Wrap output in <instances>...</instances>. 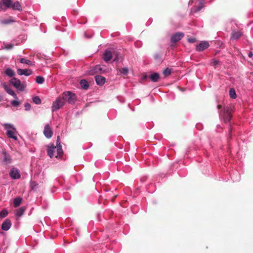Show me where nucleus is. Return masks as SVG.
Listing matches in <instances>:
<instances>
[{
    "label": "nucleus",
    "mask_w": 253,
    "mask_h": 253,
    "mask_svg": "<svg viewBox=\"0 0 253 253\" xmlns=\"http://www.w3.org/2000/svg\"><path fill=\"white\" fill-rule=\"evenodd\" d=\"M172 70V69L171 68H167L163 71V74L165 77L169 76L171 74Z\"/></svg>",
    "instance_id": "nucleus-26"
},
{
    "label": "nucleus",
    "mask_w": 253,
    "mask_h": 253,
    "mask_svg": "<svg viewBox=\"0 0 253 253\" xmlns=\"http://www.w3.org/2000/svg\"><path fill=\"white\" fill-rule=\"evenodd\" d=\"M62 97L64 101H67L69 103L73 104L75 103L76 96L71 92H65L63 93Z\"/></svg>",
    "instance_id": "nucleus-5"
},
{
    "label": "nucleus",
    "mask_w": 253,
    "mask_h": 253,
    "mask_svg": "<svg viewBox=\"0 0 253 253\" xmlns=\"http://www.w3.org/2000/svg\"><path fill=\"white\" fill-rule=\"evenodd\" d=\"M80 84L82 88L85 90L89 87L88 83L85 80H82L80 81Z\"/></svg>",
    "instance_id": "nucleus-23"
},
{
    "label": "nucleus",
    "mask_w": 253,
    "mask_h": 253,
    "mask_svg": "<svg viewBox=\"0 0 253 253\" xmlns=\"http://www.w3.org/2000/svg\"><path fill=\"white\" fill-rule=\"evenodd\" d=\"M3 126L4 129L7 130L6 133L7 136L9 138L17 140L18 139L17 136H16L17 131L14 126L10 124H4Z\"/></svg>",
    "instance_id": "nucleus-1"
},
{
    "label": "nucleus",
    "mask_w": 253,
    "mask_h": 253,
    "mask_svg": "<svg viewBox=\"0 0 253 253\" xmlns=\"http://www.w3.org/2000/svg\"><path fill=\"white\" fill-rule=\"evenodd\" d=\"M33 101L36 104H40L42 102L41 99L38 96L34 97L33 98Z\"/></svg>",
    "instance_id": "nucleus-29"
},
{
    "label": "nucleus",
    "mask_w": 253,
    "mask_h": 253,
    "mask_svg": "<svg viewBox=\"0 0 253 253\" xmlns=\"http://www.w3.org/2000/svg\"><path fill=\"white\" fill-rule=\"evenodd\" d=\"M4 88L5 90L9 94L12 95L14 98L17 99V96L14 90H13L11 88L8 87L7 85H4Z\"/></svg>",
    "instance_id": "nucleus-16"
},
{
    "label": "nucleus",
    "mask_w": 253,
    "mask_h": 253,
    "mask_svg": "<svg viewBox=\"0 0 253 253\" xmlns=\"http://www.w3.org/2000/svg\"><path fill=\"white\" fill-rule=\"evenodd\" d=\"M95 81L96 84L99 85H102L105 82V78L100 76L97 75L95 77Z\"/></svg>",
    "instance_id": "nucleus-15"
},
{
    "label": "nucleus",
    "mask_w": 253,
    "mask_h": 253,
    "mask_svg": "<svg viewBox=\"0 0 253 253\" xmlns=\"http://www.w3.org/2000/svg\"><path fill=\"white\" fill-rule=\"evenodd\" d=\"M44 79L42 76H37L36 77V81L38 84H42L43 83Z\"/></svg>",
    "instance_id": "nucleus-30"
},
{
    "label": "nucleus",
    "mask_w": 253,
    "mask_h": 253,
    "mask_svg": "<svg viewBox=\"0 0 253 253\" xmlns=\"http://www.w3.org/2000/svg\"><path fill=\"white\" fill-rule=\"evenodd\" d=\"M118 196V195L116 194V195H115L111 199V201L112 202H114L115 201V199L117 198V197Z\"/></svg>",
    "instance_id": "nucleus-41"
},
{
    "label": "nucleus",
    "mask_w": 253,
    "mask_h": 253,
    "mask_svg": "<svg viewBox=\"0 0 253 253\" xmlns=\"http://www.w3.org/2000/svg\"><path fill=\"white\" fill-rule=\"evenodd\" d=\"M119 71L122 74L126 75L128 74V70L127 68L125 67L122 69H119Z\"/></svg>",
    "instance_id": "nucleus-33"
},
{
    "label": "nucleus",
    "mask_w": 253,
    "mask_h": 253,
    "mask_svg": "<svg viewBox=\"0 0 253 253\" xmlns=\"http://www.w3.org/2000/svg\"><path fill=\"white\" fill-rule=\"evenodd\" d=\"M56 150H57V155L55 157L58 158V157H61L63 153L62 149V146L61 145L57 146L56 147Z\"/></svg>",
    "instance_id": "nucleus-24"
},
{
    "label": "nucleus",
    "mask_w": 253,
    "mask_h": 253,
    "mask_svg": "<svg viewBox=\"0 0 253 253\" xmlns=\"http://www.w3.org/2000/svg\"><path fill=\"white\" fill-rule=\"evenodd\" d=\"M25 107L26 110H29L30 109L31 105L28 103H26L25 104Z\"/></svg>",
    "instance_id": "nucleus-37"
},
{
    "label": "nucleus",
    "mask_w": 253,
    "mask_h": 253,
    "mask_svg": "<svg viewBox=\"0 0 253 253\" xmlns=\"http://www.w3.org/2000/svg\"><path fill=\"white\" fill-rule=\"evenodd\" d=\"M26 208L24 207L20 208L19 209L16 210L15 215L18 217H20L23 214Z\"/></svg>",
    "instance_id": "nucleus-20"
},
{
    "label": "nucleus",
    "mask_w": 253,
    "mask_h": 253,
    "mask_svg": "<svg viewBox=\"0 0 253 253\" xmlns=\"http://www.w3.org/2000/svg\"><path fill=\"white\" fill-rule=\"evenodd\" d=\"M11 104L12 106L17 107L19 105L20 102L17 100H13L11 102Z\"/></svg>",
    "instance_id": "nucleus-34"
},
{
    "label": "nucleus",
    "mask_w": 253,
    "mask_h": 253,
    "mask_svg": "<svg viewBox=\"0 0 253 253\" xmlns=\"http://www.w3.org/2000/svg\"><path fill=\"white\" fill-rule=\"evenodd\" d=\"M47 152L48 155L49 156L50 158H52L54 156V153L55 152V150L56 149V146H54V144L50 143L47 146Z\"/></svg>",
    "instance_id": "nucleus-11"
},
{
    "label": "nucleus",
    "mask_w": 253,
    "mask_h": 253,
    "mask_svg": "<svg viewBox=\"0 0 253 253\" xmlns=\"http://www.w3.org/2000/svg\"><path fill=\"white\" fill-rule=\"evenodd\" d=\"M20 62L21 63L26 64L29 65H32V63L30 60H27L25 58H22L20 59Z\"/></svg>",
    "instance_id": "nucleus-28"
},
{
    "label": "nucleus",
    "mask_w": 253,
    "mask_h": 253,
    "mask_svg": "<svg viewBox=\"0 0 253 253\" xmlns=\"http://www.w3.org/2000/svg\"><path fill=\"white\" fill-rule=\"evenodd\" d=\"M204 7L203 5V4H200L199 6H197V7H196L194 11L195 12H198L200 10H201V9Z\"/></svg>",
    "instance_id": "nucleus-36"
},
{
    "label": "nucleus",
    "mask_w": 253,
    "mask_h": 253,
    "mask_svg": "<svg viewBox=\"0 0 253 253\" xmlns=\"http://www.w3.org/2000/svg\"><path fill=\"white\" fill-rule=\"evenodd\" d=\"M56 142H57V146H59V145H61V143H60V137L59 136H57V140H56Z\"/></svg>",
    "instance_id": "nucleus-40"
},
{
    "label": "nucleus",
    "mask_w": 253,
    "mask_h": 253,
    "mask_svg": "<svg viewBox=\"0 0 253 253\" xmlns=\"http://www.w3.org/2000/svg\"><path fill=\"white\" fill-rule=\"evenodd\" d=\"M9 23V22L8 21H3V23H4V24H8Z\"/></svg>",
    "instance_id": "nucleus-44"
},
{
    "label": "nucleus",
    "mask_w": 253,
    "mask_h": 253,
    "mask_svg": "<svg viewBox=\"0 0 253 253\" xmlns=\"http://www.w3.org/2000/svg\"><path fill=\"white\" fill-rule=\"evenodd\" d=\"M184 37V34L181 32H177L171 37V42L176 43L180 41Z\"/></svg>",
    "instance_id": "nucleus-10"
},
{
    "label": "nucleus",
    "mask_w": 253,
    "mask_h": 253,
    "mask_svg": "<svg viewBox=\"0 0 253 253\" xmlns=\"http://www.w3.org/2000/svg\"><path fill=\"white\" fill-rule=\"evenodd\" d=\"M219 63V61L217 60H214L212 62L213 65L214 66H216L217 65H218Z\"/></svg>",
    "instance_id": "nucleus-39"
},
{
    "label": "nucleus",
    "mask_w": 253,
    "mask_h": 253,
    "mask_svg": "<svg viewBox=\"0 0 253 253\" xmlns=\"http://www.w3.org/2000/svg\"><path fill=\"white\" fill-rule=\"evenodd\" d=\"M253 56V53L252 52H250L249 53V56L250 57H252V56Z\"/></svg>",
    "instance_id": "nucleus-42"
},
{
    "label": "nucleus",
    "mask_w": 253,
    "mask_h": 253,
    "mask_svg": "<svg viewBox=\"0 0 253 253\" xmlns=\"http://www.w3.org/2000/svg\"><path fill=\"white\" fill-rule=\"evenodd\" d=\"M12 2L11 0H2L0 2V9L5 10L7 8H11Z\"/></svg>",
    "instance_id": "nucleus-7"
},
{
    "label": "nucleus",
    "mask_w": 253,
    "mask_h": 253,
    "mask_svg": "<svg viewBox=\"0 0 253 253\" xmlns=\"http://www.w3.org/2000/svg\"><path fill=\"white\" fill-rule=\"evenodd\" d=\"M17 72L20 76L24 75L25 76H28L32 74V71L30 69H18Z\"/></svg>",
    "instance_id": "nucleus-13"
},
{
    "label": "nucleus",
    "mask_w": 253,
    "mask_h": 253,
    "mask_svg": "<svg viewBox=\"0 0 253 253\" xmlns=\"http://www.w3.org/2000/svg\"><path fill=\"white\" fill-rule=\"evenodd\" d=\"M8 212L6 210H3L0 211V218H3L7 216Z\"/></svg>",
    "instance_id": "nucleus-31"
},
{
    "label": "nucleus",
    "mask_w": 253,
    "mask_h": 253,
    "mask_svg": "<svg viewBox=\"0 0 253 253\" xmlns=\"http://www.w3.org/2000/svg\"><path fill=\"white\" fill-rule=\"evenodd\" d=\"M221 115L224 123L229 122L232 117L231 107L226 106L224 108L223 113Z\"/></svg>",
    "instance_id": "nucleus-2"
},
{
    "label": "nucleus",
    "mask_w": 253,
    "mask_h": 253,
    "mask_svg": "<svg viewBox=\"0 0 253 253\" xmlns=\"http://www.w3.org/2000/svg\"><path fill=\"white\" fill-rule=\"evenodd\" d=\"M2 154H3V161L6 164L10 163L11 161V159L10 155L5 151L3 152Z\"/></svg>",
    "instance_id": "nucleus-18"
},
{
    "label": "nucleus",
    "mask_w": 253,
    "mask_h": 253,
    "mask_svg": "<svg viewBox=\"0 0 253 253\" xmlns=\"http://www.w3.org/2000/svg\"><path fill=\"white\" fill-rule=\"evenodd\" d=\"M9 83L20 91H23L25 89V85L22 84L20 80L16 78L11 79L9 80Z\"/></svg>",
    "instance_id": "nucleus-3"
},
{
    "label": "nucleus",
    "mask_w": 253,
    "mask_h": 253,
    "mask_svg": "<svg viewBox=\"0 0 253 253\" xmlns=\"http://www.w3.org/2000/svg\"><path fill=\"white\" fill-rule=\"evenodd\" d=\"M188 41L190 43H194L196 41V40L195 38H189Z\"/></svg>",
    "instance_id": "nucleus-38"
},
{
    "label": "nucleus",
    "mask_w": 253,
    "mask_h": 253,
    "mask_svg": "<svg viewBox=\"0 0 253 253\" xmlns=\"http://www.w3.org/2000/svg\"><path fill=\"white\" fill-rule=\"evenodd\" d=\"M65 101L63 97L58 98L52 103V111H55L61 108L64 104Z\"/></svg>",
    "instance_id": "nucleus-6"
},
{
    "label": "nucleus",
    "mask_w": 253,
    "mask_h": 253,
    "mask_svg": "<svg viewBox=\"0 0 253 253\" xmlns=\"http://www.w3.org/2000/svg\"><path fill=\"white\" fill-rule=\"evenodd\" d=\"M229 96L231 98L235 99L236 98V93L234 88H230L229 90Z\"/></svg>",
    "instance_id": "nucleus-27"
},
{
    "label": "nucleus",
    "mask_w": 253,
    "mask_h": 253,
    "mask_svg": "<svg viewBox=\"0 0 253 253\" xmlns=\"http://www.w3.org/2000/svg\"><path fill=\"white\" fill-rule=\"evenodd\" d=\"M209 47V44L207 42H202L196 46V50L198 51H203Z\"/></svg>",
    "instance_id": "nucleus-12"
},
{
    "label": "nucleus",
    "mask_w": 253,
    "mask_h": 253,
    "mask_svg": "<svg viewBox=\"0 0 253 253\" xmlns=\"http://www.w3.org/2000/svg\"><path fill=\"white\" fill-rule=\"evenodd\" d=\"M9 175L13 179H19L20 178V174L19 170L15 168H13L10 169Z\"/></svg>",
    "instance_id": "nucleus-9"
},
{
    "label": "nucleus",
    "mask_w": 253,
    "mask_h": 253,
    "mask_svg": "<svg viewBox=\"0 0 253 253\" xmlns=\"http://www.w3.org/2000/svg\"><path fill=\"white\" fill-rule=\"evenodd\" d=\"M149 78L153 82H157L160 79V75L157 73H154L149 76Z\"/></svg>",
    "instance_id": "nucleus-17"
},
{
    "label": "nucleus",
    "mask_w": 253,
    "mask_h": 253,
    "mask_svg": "<svg viewBox=\"0 0 253 253\" xmlns=\"http://www.w3.org/2000/svg\"><path fill=\"white\" fill-rule=\"evenodd\" d=\"M22 201V198L20 197L15 198L13 200L14 207L15 208L18 207L21 203Z\"/></svg>",
    "instance_id": "nucleus-22"
},
{
    "label": "nucleus",
    "mask_w": 253,
    "mask_h": 253,
    "mask_svg": "<svg viewBox=\"0 0 253 253\" xmlns=\"http://www.w3.org/2000/svg\"><path fill=\"white\" fill-rule=\"evenodd\" d=\"M221 108V105H217V108L218 109H220Z\"/></svg>",
    "instance_id": "nucleus-45"
},
{
    "label": "nucleus",
    "mask_w": 253,
    "mask_h": 253,
    "mask_svg": "<svg viewBox=\"0 0 253 253\" xmlns=\"http://www.w3.org/2000/svg\"><path fill=\"white\" fill-rule=\"evenodd\" d=\"M11 226V222L10 219H6L3 222L1 225V229L4 231L8 230Z\"/></svg>",
    "instance_id": "nucleus-14"
},
{
    "label": "nucleus",
    "mask_w": 253,
    "mask_h": 253,
    "mask_svg": "<svg viewBox=\"0 0 253 253\" xmlns=\"http://www.w3.org/2000/svg\"><path fill=\"white\" fill-rule=\"evenodd\" d=\"M5 74L10 77H12L15 75L14 72L10 68H7L5 70Z\"/></svg>",
    "instance_id": "nucleus-25"
},
{
    "label": "nucleus",
    "mask_w": 253,
    "mask_h": 253,
    "mask_svg": "<svg viewBox=\"0 0 253 253\" xmlns=\"http://www.w3.org/2000/svg\"><path fill=\"white\" fill-rule=\"evenodd\" d=\"M100 72V73L102 72V68L100 65H96L94 67V73H98Z\"/></svg>",
    "instance_id": "nucleus-32"
},
{
    "label": "nucleus",
    "mask_w": 253,
    "mask_h": 253,
    "mask_svg": "<svg viewBox=\"0 0 253 253\" xmlns=\"http://www.w3.org/2000/svg\"><path fill=\"white\" fill-rule=\"evenodd\" d=\"M11 7L13 10H17L19 11L22 10V7L18 1H15L14 3L12 2Z\"/></svg>",
    "instance_id": "nucleus-19"
},
{
    "label": "nucleus",
    "mask_w": 253,
    "mask_h": 253,
    "mask_svg": "<svg viewBox=\"0 0 253 253\" xmlns=\"http://www.w3.org/2000/svg\"><path fill=\"white\" fill-rule=\"evenodd\" d=\"M231 132H232V128L230 127V128H229V134L230 136L231 135Z\"/></svg>",
    "instance_id": "nucleus-43"
},
{
    "label": "nucleus",
    "mask_w": 253,
    "mask_h": 253,
    "mask_svg": "<svg viewBox=\"0 0 253 253\" xmlns=\"http://www.w3.org/2000/svg\"><path fill=\"white\" fill-rule=\"evenodd\" d=\"M242 33L239 31H233L232 33L231 39L233 40H237L239 39L241 36Z\"/></svg>",
    "instance_id": "nucleus-21"
},
{
    "label": "nucleus",
    "mask_w": 253,
    "mask_h": 253,
    "mask_svg": "<svg viewBox=\"0 0 253 253\" xmlns=\"http://www.w3.org/2000/svg\"><path fill=\"white\" fill-rule=\"evenodd\" d=\"M5 48L7 49H10L13 47V44L10 43H7L4 44Z\"/></svg>",
    "instance_id": "nucleus-35"
},
{
    "label": "nucleus",
    "mask_w": 253,
    "mask_h": 253,
    "mask_svg": "<svg viewBox=\"0 0 253 253\" xmlns=\"http://www.w3.org/2000/svg\"><path fill=\"white\" fill-rule=\"evenodd\" d=\"M113 55H115V57L114 59V61H117L119 60V54L118 52L113 51L112 52L110 50H106L103 54V59L105 62H108L110 61Z\"/></svg>",
    "instance_id": "nucleus-4"
},
{
    "label": "nucleus",
    "mask_w": 253,
    "mask_h": 253,
    "mask_svg": "<svg viewBox=\"0 0 253 253\" xmlns=\"http://www.w3.org/2000/svg\"><path fill=\"white\" fill-rule=\"evenodd\" d=\"M43 134L44 136L47 138H50L52 137L53 131L49 124H46L43 130Z\"/></svg>",
    "instance_id": "nucleus-8"
}]
</instances>
